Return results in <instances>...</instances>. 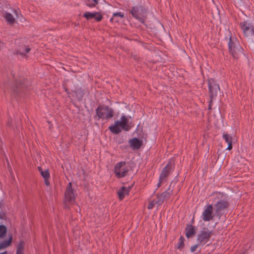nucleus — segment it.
<instances>
[{
  "mask_svg": "<svg viewBox=\"0 0 254 254\" xmlns=\"http://www.w3.org/2000/svg\"><path fill=\"white\" fill-rule=\"evenodd\" d=\"M223 137L225 139V142L228 144V147L226 149L231 150L233 147L232 136L228 134L224 133L223 134Z\"/></svg>",
  "mask_w": 254,
  "mask_h": 254,
  "instance_id": "412c9836",
  "label": "nucleus"
},
{
  "mask_svg": "<svg viewBox=\"0 0 254 254\" xmlns=\"http://www.w3.org/2000/svg\"><path fill=\"white\" fill-rule=\"evenodd\" d=\"M4 205V203H3V200H1L0 201V208H2Z\"/></svg>",
  "mask_w": 254,
  "mask_h": 254,
  "instance_id": "ea45409f",
  "label": "nucleus"
},
{
  "mask_svg": "<svg viewBox=\"0 0 254 254\" xmlns=\"http://www.w3.org/2000/svg\"><path fill=\"white\" fill-rule=\"evenodd\" d=\"M122 128L126 131L129 130L128 127V119L125 116H122L121 118Z\"/></svg>",
  "mask_w": 254,
  "mask_h": 254,
  "instance_id": "5701e85b",
  "label": "nucleus"
},
{
  "mask_svg": "<svg viewBox=\"0 0 254 254\" xmlns=\"http://www.w3.org/2000/svg\"><path fill=\"white\" fill-rule=\"evenodd\" d=\"M6 125L10 127H12V119L11 118L8 119Z\"/></svg>",
  "mask_w": 254,
  "mask_h": 254,
  "instance_id": "473e14b6",
  "label": "nucleus"
},
{
  "mask_svg": "<svg viewBox=\"0 0 254 254\" xmlns=\"http://www.w3.org/2000/svg\"><path fill=\"white\" fill-rule=\"evenodd\" d=\"M13 78L14 80L15 86L12 88L13 92L17 93L22 90L23 89L27 88L28 85V81L24 77H15L13 75Z\"/></svg>",
  "mask_w": 254,
  "mask_h": 254,
  "instance_id": "6e6552de",
  "label": "nucleus"
},
{
  "mask_svg": "<svg viewBox=\"0 0 254 254\" xmlns=\"http://www.w3.org/2000/svg\"><path fill=\"white\" fill-rule=\"evenodd\" d=\"M4 17L6 21L9 24H13L15 22V18L10 13L5 12Z\"/></svg>",
  "mask_w": 254,
  "mask_h": 254,
  "instance_id": "bb28decb",
  "label": "nucleus"
},
{
  "mask_svg": "<svg viewBox=\"0 0 254 254\" xmlns=\"http://www.w3.org/2000/svg\"><path fill=\"white\" fill-rule=\"evenodd\" d=\"M7 227L4 225H0V238H4L7 233Z\"/></svg>",
  "mask_w": 254,
  "mask_h": 254,
  "instance_id": "cd10ccee",
  "label": "nucleus"
},
{
  "mask_svg": "<svg viewBox=\"0 0 254 254\" xmlns=\"http://www.w3.org/2000/svg\"><path fill=\"white\" fill-rule=\"evenodd\" d=\"M199 246H201V244H199V243L197 242V244L192 246V247H191L190 248V251L191 252H194L196 248Z\"/></svg>",
  "mask_w": 254,
  "mask_h": 254,
  "instance_id": "2f4dec72",
  "label": "nucleus"
},
{
  "mask_svg": "<svg viewBox=\"0 0 254 254\" xmlns=\"http://www.w3.org/2000/svg\"><path fill=\"white\" fill-rule=\"evenodd\" d=\"M207 82L208 86V93L210 98L208 109L211 110L213 101L217 96V94L220 93V88L219 85L216 83V80L213 78L208 79Z\"/></svg>",
  "mask_w": 254,
  "mask_h": 254,
  "instance_id": "7ed1b4c3",
  "label": "nucleus"
},
{
  "mask_svg": "<svg viewBox=\"0 0 254 254\" xmlns=\"http://www.w3.org/2000/svg\"><path fill=\"white\" fill-rule=\"evenodd\" d=\"M173 184V182L172 181L170 183L169 188L166 190L161 193H157L156 194L157 200L156 201L155 203L158 206L162 205L165 201L167 200L170 198L173 191V190L171 189V187Z\"/></svg>",
  "mask_w": 254,
  "mask_h": 254,
  "instance_id": "9d476101",
  "label": "nucleus"
},
{
  "mask_svg": "<svg viewBox=\"0 0 254 254\" xmlns=\"http://www.w3.org/2000/svg\"><path fill=\"white\" fill-rule=\"evenodd\" d=\"M109 130L114 134H118L121 132V129L118 126H112L109 127Z\"/></svg>",
  "mask_w": 254,
  "mask_h": 254,
  "instance_id": "c756f323",
  "label": "nucleus"
},
{
  "mask_svg": "<svg viewBox=\"0 0 254 254\" xmlns=\"http://www.w3.org/2000/svg\"><path fill=\"white\" fill-rule=\"evenodd\" d=\"M85 1L86 5L89 7H94L98 3V0H86Z\"/></svg>",
  "mask_w": 254,
  "mask_h": 254,
  "instance_id": "7c9ffc66",
  "label": "nucleus"
},
{
  "mask_svg": "<svg viewBox=\"0 0 254 254\" xmlns=\"http://www.w3.org/2000/svg\"><path fill=\"white\" fill-rule=\"evenodd\" d=\"M38 170L40 173V174L44 179L45 185L47 186H49L50 185L49 181V178L50 177V174L48 169H46L44 171L43 170L41 166L38 167Z\"/></svg>",
  "mask_w": 254,
  "mask_h": 254,
  "instance_id": "2eb2a0df",
  "label": "nucleus"
},
{
  "mask_svg": "<svg viewBox=\"0 0 254 254\" xmlns=\"http://www.w3.org/2000/svg\"><path fill=\"white\" fill-rule=\"evenodd\" d=\"M213 206L212 204H209L204 210L202 213V219L204 221H209L213 219L212 215Z\"/></svg>",
  "mask_w": 254,
  "mask_h": 254,
  "instance_id": "4468645a",
  "label": "nucleus"
},
{
  "mask_svg": "<svg viewBox=\"0 0 254 254\" xmlns=\"http://www.w3.org/2000/svg\"><path fill=\"white\" fill-rule=\"evenodd\" d=\"M1 43H2V42H1V41L0 40V44Z\"/></svg>",
  "mask_w": 254,
  "mask_h": 254,
  "instance_id": "a18cd8bd",
  "label": "nucleus"
},
{
  "mask_svg": "<svg viewBox=\"0 0 254 254\" xmlns=\"http://www.w3.org/2000/svg\"><path fill=\"white\" fill-rule=\"evenodd\" d=\"M155 202H156V201L153 200L150 204H148V209L152 208L154 206L155 204H156Z\"/></svg>",
  "mask_w": 254,
  "mask_h": 254,
  "instance_id": "f704fd0d",
  "label": "nucleus"
},
{
  "mask_svg": "<svg viewBox=\"0 0 254 254\" xmlns=\"http://www.w3.org/2000/svg\"><path fill=\"white\" fill-rule=\"evenodd\" d=\"M83 16L88 20L91 19H94L96 22L101 21L103 18V15L100 12H91L87 11L83 14Z\"/></svg>",
  "mask_w": 254,
  "mask_h": 254,
  "instance_id": "ddd939ff",
  "label": "nucleus"
},
{
  "mask_svg": "<svg viewBox=\"0 0 254 254\" xmlns=\"http://www.w3.org/2000/svg\"><path fill=\"white\" fill-rule=\"evenodd\" d=\"M25 243L23 240H20L16 247V254H24Z\"/></svg>",
  "mask_w": 254,
  "mask_h": 254,
  "instance_id": "4be33fe9",
  "label": "nucleus"
},
{
  "mask_svg": "<svg viewBox=\"0 0 254 254\" xmlns=\"http://www.w3.org/2000/svg\"><path fill=\"white\" fill-rule=\"evenodd\" d=\"M31 49L25 45L19 46L18 48L15 52V54L20 55L22 57L25 56V54L30 52Z\"/></svg>",
  "mask_w": 254,
  "mask_h": 254,
  "instance_id": "a211bd4d",
  "label": "nucleus"
},
{
  "mask_svg": "<svg viewBox=\"0 0 254 254\" xmlns=\"http://www.w3.org/2000/svg\"><path fill=\"white\" fill-rule=\"evenodd\" d=\"M193 222H194V220H193V219H192V221H191L192 223H193Z\"/></svg>",
  "mask_w": 254,
  "mask_h": 254,
  "instance_id": "c03bdc74",
  "label": "nucleus"
},
{
  "mask_svg": "<svg viewBox=\"0 0 254 254\" xmlns=\"http://www.w3.org/2000/svg\"><path fill=\"white\" fill-rule=\"evenodd\" d=\"M214 206L216 215L221 217L223 215L225 210L229 208L230 204L227 200L220 199Z\"/></svg>",
  "mask_w": 254,
  "mask_h": 254,
  "instance_id": "1a4fd4ad",
  "label": "nucleus"
},
{
  "mask_svg": "<svg viewBox=\"0 0 254 254\" xmlns=\"http://www.w3.org/2000/svg\"><path fill=\"white\" fill-rule=\"evenodd\" d=\"M196 228L191 224H187L185 228L186 236L187 238H190L196 234Z\"/></svg>",
  "mask_w": 254,
  "mask_h": 254,
  "instance_id": "f3484780",
  "label": "nucleus"
},
{
  "mask_svg": "<svg viewBox=\"0 0 254 254\" xmlns=\"http://www.w3.org/2000/svg\"><path fill=\"white\" fill-rule=\"evenodd\" d=\"M244 36L249 44V47L254 51V25L249 20H245L239 23Z\"/></svg>",
  "mask_w": 254,
  "mask_h": 254,
  "instance_id": "f257e3e1",
  "label": "nucleus"
},
{
  "mask_svg": "<svg viewBox=\"0 0 254 254\" xmlns=\"http://www.w3.org/2000/svg\"><path fill=\"white\" fill-rule=\"evenodd\" d=\"M114 126H118L119 127V126H120L122 127L121 121H117L115 122Z\"/></svg>",
  "mask_w": 254,
  "mask_h": 254,
  "instance_id": "4c0bfd02",
  "label": "nucleus"
},
{
  "mask_svg": "<svg viewBox=\"0 0 254 254\" xmlns=\"http://www.w3.org/2000/svg\"><path fill=\"white\" fill-rule=\"evenodd\" d=\"M126 190V187L123 186L118 191V194L119 196V198L120 200H122L125 198V195H127L126 194L127 190Z\"/></svg>",
  "mask_w": 254,
  "mask_h": 254,
  "instance_id": "b1692460",
  "label": "nucleus"
},
{
  "mask_svg": "<svg viewBox=\"0 0 254 254\" xmlns=\"http://www.w3.org/2000/svg\"><path fill=\"white\" fill-rule=\"evenodd\" d=\"M12 242V235L10 234L8 235V238L0 242V250L5 249L11 246Z\"/></svg>",
  "mask_w": 254,
  "mask_h": 254,
  "instance_id": "6ab92c4d",
  "label": "nucleus"
},
{
  "mask_svg": "<svg viewBox=\"0 0 254 254\" xmlns=\"http://www.w3.org/2000/svg\"><path fill=\"white\" fill-rule=\"evenodd\" d=\"M7 254V251H4L2 253H0V254Z\"/></svg>",
  "mask_w": 254,
  "mask_h": 254,
  "instance_id": "37998d69",
  "label": "nucleus"
},
{
  "mask_svg": "<svg viewBox=\"0 0 254 254\" xmlns=\"http://www.w3.org/2000/svg\"><path fill=\"white\" fill-rule=\"evenodd\" d=\"M213 231L204 227L197 235V242L201 246L205 245L209 240L212 235Z\"/></svg>",
  "mask_w": 254,
  "mask_h": 254,
  "instance_id": "423d86ee",
  "label": "nucleus"
},
{
  "mask_svg": "<svg viewBox=\"0 0 254 254\" xmlns=\"http://www.w3.org/2000/svg\"><path fill=\"white\" fill-rule=\"evenodd\" d=\"M75 191L72 188V183H68L64 192V198L68 204H73L75 202Z\"/></svg>",
  "mask_w": 254,
  "mask_h": 254,
  "instance_id": "9b49d317",
  "label": "nucleus"
},
{
  "mask_svg": "<svg viewBox=\"0 0 254 254\" xmlns=\"http://www.w3.org/2000/svg\"><path fill=\"white\" fill-rule=\"evenodd\" d=\"M128 171V167L126 166V163L125 161L117 163L114 167V173L116 177L118 178H122L126 176Z\"/></svg>",
  "mask_w": 254,
  "mask_h": 254,
  "instance_id": "0eeeda50",
  "label": "nucleus"
},
{
  "mask_svg": "<svg viewBox=\"0 0 254 254\" xmlns=\"http://www.w3.org/2000/svg\"><path fill=\"white\" fill-rule=\"evenodd\" d=\"M174 168V161L172 159L170 160L165 167L163 169L159 177L160 180H164L169 175L171 171Z\"/></svg>",
  "mask_w": 254,
  "mask_h": 254,
  "instance_id": "f8f14e48",
  "label": "nucleus"
},
{
  "mask_svg": "<svg viewBox=\"0 0 254 254\" xmlns=\"http://www.w3.org/2000/svg\"><path fill=\"white\" fill-rule=\"evenodd\" d=\"M117 16H119L121 18H123V17H124V14L123 13H122L121 12H118L114 13L113 14V17H112L110 19V21L112 22H119V19H118V18H117Z\"/></svg>",
  "mask_w": 254,
  "mask_h": 254,
  "instance_id": "a878e982",
  "label": "nucleus"
},
{
  "mask_svg": "<svg viewBox=\"0 0 254 254\" xmlns=\"http://www.w3.org/2000/svg\"><path fill=\"white\" fill-rule=\"evenodd\" d=\"M185 238L184 237L181 236L179 239V242L177 244V248L180 250H182L185 247L184 243Z\"/></svg>",
  "mask_w": 254,
  "mask_h": 254,
  "instance_id": "c85d7f7f",
  "label": "nucleus"
},
{
  "mask_svg": "<svg viewBox=\"0 0 254 254\" xmlns=\"http://www.w3.org/2000/svg\"><path fill=\"white\" fill-rule=\"evenodd\" d=\"M133 58L134 60H137L138 59V57H137V55H134V56H133Z\"/></svg>",
  "mask_w": 254,
  "mask_h": 254,
  "instance_id": "79ce46f5",
  "label": "nucleus"
},
{
  "mask_svg": "<svg viewBox=\"0 0 254 254\" xmlns=\"http://www.w3.org/2000/svg\"><path fill=\"white\" fill-rule=\"evenodd\" d=\"M164 180H160V177H159V182L157 184V187L158 188H160V186H161V185L162 183V181H163Z\"/></svg>",
  "mask_w": 254,
  "mask_h": 254,
  "instance_id": "58836bf2",
  "label": "nucleus"
},
{
  "mask_svg": "<svg viewBox=\"0 0 254 254\" xmlns=\"http://www.w3.org/2000/svg\"><path fill=\"white\" fill-rule=\"evenodd\" d=\"M132 188V185L130 186H128L127 188H126V190H127V192H126L127 195H128L129 194V192L130 190H131Z\"/></svg>",
  "mask_w": 254,
  "mask_h": 254,
  "instance_id": "c9c22d12",
  "label": "nucleus"
},
{
  "mask_svg": "<svg viewBox=\"0 0 254 254\" xmlns=\"http://www.w3.org/2000/svg\"><path fill=\"white\" fill-rule=\"evenodd\" d=\"M228 42L229 54L235 60H238L245 56L244 50L240 45L239 41L236 37L230 36Z\"/></svg>",
  "mask_w": 254,
  "mask_h": 254,
  "instance_id": "f03ea898",
  "label": "nucleus"
},
{
  "mask_svg": "<svg viewBox=\"0 0 254 254\" xmlns=\"http://www.w3.org/2000/svg\"><path fill=\"white\" fill-rule=\"evenodd\" d=\"M73 92L79 100H81L84 95V90L81 88H76Z\"/></svg>",
  "mask_w": 254,
  "mask_h": 254,
  "instance_id": "393cba45",
  "label": "nucleus"
},
{
  "mask_svg": "<svg viewBox=\"0 0 254 254\" xmlns=\"http://www.w3.org/2000/svg\"><path fill=\"white\" fill-rule=\"evenodd\" d=\"M129 142L130 147L133 149H138L143 144L142 141L137 137H134L130 139Z\"/></svg>",
  "mask_w": 254,
  "mask_h": 254,
  "instance_id": "dca6fc26",
  "label": "nucleus"
},
{
  "mask_svg": "<svg viewBox=\"0 0 254 254\" xmlns=\"http://www.w3.org/2000/svg\"><path fill=\"white\" fill-rule=\"evenodd\" d=\"M219 194V195H221V198H222L223 195H224V193L223 192H221L220 191H214L212 193V195H214V194Z\"/></svg>",
  "mask_w": 254,
  "mask_h": 254,
  "instance_id": "e433bc0d",
  "label": "nucleus"
},
{
  "mask_svg": "<svg viewBox=\"0 0 254 254\" xmlns=\"http://www.w3.org/2000/svg\"><path fill=\"white\" fill-rule=\"evenodd\" d=\"M66 202H67L65 201V203L64 205V208L65 209H69V207L68 205L67 204Z\"/></svg>",
  "mask_w": 254,
  "mask_h": 254,
  "instance_id": "a19ab883",
  "label": "nucleus"
},
{
  "mask_svg": "<svg viewBox=\"0 0 254 254\" xmlns=\"http://www.w3.org/2000/svg\"><path fill=\"white\" fill-rule=\"evenodd\" d=\"M6 219V216L5 213L3 212H0V219L1 220H5Z\"/></svg>",
  "mask_w": 254,
  "mask_h": 254,
  "instance_id": "72a5a7b5",
  "label": "nucleus"
},
{
  "mask_svg": "<svg viewBox=\"0 0 254 254\" xmlns=\"http://www.w3.org/2000/svg\"><path fill=\"white\" fill-rule=\"evenodd\" d=\"M129 12L134 18L138 19L142 23H144V18L147 13V9L144 6L142 5L133 6Z\"/></svg>",
  "mask_w": 254,
  "mask_h": 254,
  "instance_id": "39448f33",
  "label": "nucleus"
},
{
  "mask_svg": "<svg viewBox=\"0 0 254 254\" xmlns=\"http://www.w3.org/2000/svg\"><path fill=\"white\" fill-rule=\"evenodd\" d=\"M235 5L240 8H245L248 6L249 0H232Z\"/></svg>",
  "mask_w": 254,
  "mask_h": 254,
  "instance_id": "aec40b11",
  "label": "nucleus"
},
{
  "mask_svg": "<svg viewBox=\"0 0 254 254\" xmlns=\"http://www.w3.org/2000/svg\"><path fill=\"white\" fill-rule=\"evenodd\" d=\"M96 114L98 117V120L100 119L109 120L114 116V112L112 108L108 106L101 105L96 109Z\"/></svg>",
  "mask_w": 254,
  "mask_h": 254,
  "instance_id": "20e7f679",
  "label": "nucleus"
}]
</instances>
